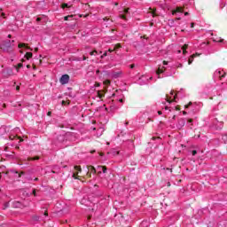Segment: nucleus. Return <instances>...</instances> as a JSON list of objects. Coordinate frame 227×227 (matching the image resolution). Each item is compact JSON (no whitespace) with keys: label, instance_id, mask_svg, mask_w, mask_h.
Returning a JSON list of instances; mask_svg holds the SVG:
<instances>
[{"label":"nucleus","instance_id":"1","mask_svg":"<svg viewBox=\"0 0 227 227\" xmlns=\"http://www.w3.org/2000/svg\"><path fill=\"white\" fill-rule=\"evenodd\" d=\"M69 81H70V76L68 74H64L59 79L60 84H68Z\"/></svg>","mask_w":227,"mask_h":227},{"label":"nucleus","instance_id":"2","mask_svg":"<svg viewBox=\"0 0 227 227\" xmlns=\"http://www.w3.org/2000/svg\"><path fill=\"white\" fill-rule=\"evenodd\" d=\"M1 49H3V51H10L12 49V43L10 41L4 43L1 45Z\"/></svg>","mask_w":227,"mask_h":227},{"label":"nucleus","instance_id":"3","mask_svg":"<svg viewBox=\"0 0 227 227\" xmlns=\"http://www.w3.org/2000/svg\"><path fill=\"white\" fill-rule=\"evenodd\" d=\"M198 56H200V53H195L190 56L188 59V65H192V62L194 61V58H198Z\"/></svg>","mask_w":227,"mask_h":227},{"label":"nucleus","instance_id":"4","mask_svg":"<svg viewBox=\"0 0 227 227\" xmlns=\"http://www.w3.org/2000/svg\"><path fill=\"white\" fill-rule=\"evenodd\" d=\"M19 49H22V47H25L27 49H28V51H33V49H31V47L27 46V44L21 43L18 45Z\"/></svg>","mask_w":227,"mask_h":227},{"label":"nucleus","instance_id":"5","mask_svg":"<svg viewBox=\"0 0 227 227\" xmlns=\"http://www.w3.org/2000/svg\"><path fill=\"white\" fill-rule=\"evenodd\" d=\"M183 12H184L183 7H176V10L173 12V15H175V13H182Z\"/></svg>","mask_w":227,"mask_h":227},{"label":"nucleus","instance_id":"6","mask_svg":"<svg viewBox=\"0 0 227 227\" xmlns=\"http://www.w3.org/2000/svg\"><path fill=\"white\" fill-rule=\"evenodd\" d=\"M104 93H105L104 90H98V98H104V97H106V95H105Z\"/></svg>","mask_w":227,"mask_h":227},{"label":"nucleus","instance_id":"7","mask_svg":"<svg viewBox=\"0 0 227 227\" xmlns=\"http://www.w3.org/2000/svg\"><path fill=\"white\" fill-rule=\"evenodd\" d=\"M88 169L90 171V173H97V169H95V167L93 166H88Z\"/></svg>","mask_w":227,"mask_h":227},{"label":"nucleus","instance_id":"8","mask_svg":"<svg viewBox=\"0 0 227 227\" xmlns=\"http://www.w3.org/2000/svg\"><path fill=\"white\" fill-rule=\"evenodd\" d=\"M25 58H26V59H31V58H33V53L32 52H27L25 54Z\"/></svg>","mask_w":227,"mask_h":227},{"label":"nucleus","instance_id":"9","mask_svg":"<svg viewBox=\"0 0 227 227\" xmlns=\"http://www.w3.org/2000/svg\"><path fill=\"white\" fill-rule=\"evenodd\" d=\"M98 169H102L103 173H106L107 167H106V166H98Z\"/></svg>","mask_w":227,"mask_h":227},{"label":"nucleus","instance_id":"10","mask_svg":"<svg viewBox=\"0 0 227 227\" xmlns=\"http://www.w3.org/2000/svg\"><path fill=\"white\" fill-rule=\"evenodd\" d=\"M167 102H168V104H171L172 102H175V100H176V95L174 96V99L171 100L170 98H168L167 96V98H166Z\"/></svg>","mask_w":227,"mask_h":227},{"label":"nucleus","instance_id":"11","mask_svg":"<svg viewBox=\"0 0 227 227\" xmlns=\"http://www.w3.org/2000/svg\"><path fill=\"white\" fill-rule=\"evenodd\" d=\"M157 75H160V74H164V69H161L160 67L158 68V70L156 71Z\"/></svg>","mask_w":227,"mask_h":227},{"label":"nucleus","instance_id":"12","mask_svg":"<svg viewBox=\"0 0 227 227\" xmlns=\"http://www.w3.org/2000/svg\"><path fill=\"white\" fill-rule=\"evenodd\" d=\"M13 207H14L15 208L20 207V202H19V201L13 202Z\"/></svg>","mask_w":227,"mask_h":227},{"label":"nucleus","instance_id":"13","mask_svg":"<svg viewBox=\"0 0 227 227\" xmlns=\"http://www.w3.org/2000/svg\"><path fill=\"white\" fill-rule=\"evenodd\" d=\"M39 159H40V157H38V156H35L34 158L28 157L27 160H38Z\"/></svg>","mask_w":227,"mask_h":227},{"label":"nucleus","instance_id":"14","mask_svg":"<svg viewBox=\"0 0 227 227\" xmlns=\"http://www.w3.org/2000/svg\"><path fill=\"white\" fill-rule=\"evenodd\" d=\"M121 44L117 43V44L114 45V51H117V49H121Z\"/></svg>","mask_w":227,"mask_h":227},{"label":"nucleus","instance_id":"15","mask_svg":"<svg viewBox=\"0 0 227 227\" xmlns=\"http://www.w3.org/2000/svg\"><path fill=\"white\" fill-rule=\"evenodd\" d=\"M77 175H79L78 172L73 174V178H74V180H79V176Z\"/></svg>","mask_w":227,"mask_h":227},{"label":"nucleus","instance_id":"16","mask_svg":"<svg viewBox=\"0 0 227 227\" xmlns=\"http://www.w3.org/2000/svg\"><path fill=\"white\" fill-rule=\"evenodd\" d=\"M149 10H151V13H152L153 17H157V14L155 13V9L153 10L152 8H150Z\"/></svg>","mask_w":227,"mask_h":227},{"label":"nucleus","instance_id":"17","mask_svg":"<svg viewBox=\"0 0 227 227\" xmlns=\"http://www.w3.org/2000/svg\"><path fill=\"white\" fill-rule=\"evenodd\" d=\"M8 207H10V202H5L4 204V210H6V208H8Z\"/></svg>","mask_w":227,"mask_h":227},{"label":"nucleus","instance_id":"18","mask_svg":"<svg viewBox=\"0 0 227 227\" xmlns=\"http://www.w3.org/2000/svg\"><path fill=\"white\" fill-rule=\"evenodd\" d=\"M72 17H74V15H68L64 17V20H70V19H72Z\"/></svg>","mask_w":227,"mask_h":227},{"label":"nucleus","instance_id":"19","mask_svg":"<svg viewBox=\"0 0 227 227\" xmlns=\"http://www.w3.org/2000/svg\"><path fill=\"white\" fill-rule=\"evenodd\" d=\"M188 47H189V44L183 45L182 46V51H187Z\"/></svg>","mask_w":227,"mask_h":227},{"label":"nucleus","instance_id":"20","mask_svg":"<svg viewBox=\"0 0 227 227\" xmlns=\"http://www.w3.org/2000/svg\"><path fill=\"white\" fill-rule=\"evenodd\" d=\"M90 56H95V54H98V51H97V50H94L92 51H90Z\"/></svg>","mask_w":227,"mask_h":227},{"label":"nucleus","instance_id":"21","mask_svg":"<svg viewBox=\"0 0 227 227\" xmlns=\"http://www.w3.org/2000/svg\"><path fill=\"white\" fill-rule=\"evenodd\" d=\"M15 137H18V139H20V137H17V136H13V135H11V136L9 137V138H10L12 141H13V139H15Z\"/></svg>","mask_w":227,"mask_h":227},{"label":"nucleus","instance_id":"22","mask_svg":"<svg viewBox=\"0 0 227 227\" xmlns=\"http://www.w3.org/2000/svg\"><path fill=\"white\" fill-rule=\"evenodd\" d=\"M74 169L76 170V171H82V169L81 168V167L80 166H74Z\"/></svg>","mask_w":227,"mask_h":227},{"label":"nucleus","instance_id":"23","mask_svg":"<svg viewBox=\"0 0 227 227\" xmlns=\"http://www.w3.org/2000/svg\"><path fill=\"white\" fill-rule=\"evenodd\" d=\"M61 8H70V6H68V4H62Z\"/></svg>","mask_w":227,"mask_h":227},{"label":"nucleus","instance_id":"24","mask_svg":"<svg viewBox=\"0 0 227 227\" xmlns=\"http://www.w3.org/2000/svg\"><path fill=\"white\" fill-rule=\"evenodd\" d=\"M22 67H23L22 63L18 64V66L16 67L17 72H19V68H22Z\"/></svg>","mask_w":227,"mask_h":227},{"label":"nucleus","instance_id":"25","mask_svg":"<svg viewBox=\"0 0 227 227\" xmlns=\"http://www.w3.org/2000/svg\"><path fill=\"white\" fill-rule=\"evenodd\" d=\"M120 18L122 19L123 20H127V16H125V14H121Z\"/></svg>","mask_w":227,"mask_h":227},{"label":"nucleus","instance_id":"26","mask_svg":"<svg viewBox=\"0 0 227 227\" xmlns=\"http://www.w3.org/2000/svg\"><path fill=\"white\" fill-rule=\"evenodd\" d=\"M104 84H106V86H109V84H111V81L106 80V81L104 82Z\"/></svg>","mask_w":227,"mask_h":227},{"label":"nucleus","instance_id":"27","mask_svg":"<svg viewBox=\"0 0 227 227\" xmlns=\"http://www.w3.org/2000/svg\"><path fill=\"white\" fill-rule=\"evenodd\" d=\"M192 106V102H189L184 107L185 109H189V106Z\"/></svg>","mask_w":227,"mask_h":227},{"label":"nucleus","instance_id":"28","mask_svg":"<svg viewBox=\"0 0 227 227\" xmlns=\"http://www.w3.org/2000/svg\"><path fill=\"white\" fill-rule=\"evenodd\" d=\"M129 10H130V9L129 8L124 9L123 13H125V14L129 13Z\"/></svg>","mask_w":227,"mask_h":227},{"label":"nucleus","instance_id":"29","mask_svg":"<svg viewBox=\"0 0 227 227\" xmlns=\"http://www.w3.org/2000/svg\"><path fill=\"white\" fill-rule=\"evenodd\" d=\"M196 153H198V151L197 150H193L192 152V155H196Z\"/></svg>","mask_w":227,"mask_h":227},{"label":"nucleus","instance_id":"30","mask_svg":"<svg viewBox=\"0 0 227 227\" xmlns=\"http://www.w3.org/2000/svg\"><path fill=\"white\" fill-rule=\"evenodd\" d=\"M22 175H25L24 171H21V172L19 173V178H20V176H22Z\"/></svg>","mask_w":227,"mask_h":227},{"label":"nucleus","instance_id":"31","mask_svg":"<svg viewBox=\"0 0 227 227\" xmlns=\"http://www.w3.org/2000/svg\"><path fill=\"white\" fill-rule=\"evenodd\" d=\"M121 73H114V77H120Z\"/></svg>","mask_w":227,"mask_h":227},{"label":"nucleus","instance_id":"32","mask_svg":"<svg viewBox=\"0 0 227 227\" xmlns=\"http://www.w3.org/2000/svg\"><path fill=\"white\" fill-rule=\"evenodd\" d=\"M106 56H107V52H105L103 55H101V59H103V58H106Z\"/></svg>","mask_w":227,"mask_h":227},{"label":"nucleus","instance_id":"33","mask_svg":"<svg viewBox=\"0 0 227 227\" xmlns=\"http://www.w3.org/2000/svg\"><path fill=\"white\" fill-rule=\"evenodd\" d=\"M32 194H33L34 196H36V190H35V189L33 190Z\"/></svg>","mask_w":227,"mask_h":227},{"label":"nucleus","instance_id":"34","mask_svg":"<svg viewBox=\"0 0 227 227\" xmlns=\"http://www.w3.org/2000/svg\"><path fill=\"white\" fill-rule=\"evenodd\" d=\"M224 77H226V73H224L223 74H222V75L220 76L221 79H223V78H224Z\"/></svg>","mask_w":227,"mask_h":227},{"label":"nucleus","instance_id":"35","mask_svg":"<svg viewBox=\"0 0 227 227\" xmlns=\"http://www.w3.org/2000/svg\"><path fill=\"white\" fill-rule=\"evenodd\" d=\"M108 52H114V49H108Z\"/></svg>","mask_w":227,"mask_h":227},{"label":"nucleus","instance_id":"36","mask_svg":"<svg viewBox=\"0 0 227 227\" xmlns=\"http://www.w3.org/2000/svg\"><path fill=\"white\" fill-rule=\"evenodd\" d=\"M16 90H17V91H20V86H19V85L16 86Z\"/></svg>","mask_w":227,"mask_h":227},{"label":"nucleus","instance_id":"37","mask_svg":"<svg viewBox=\"0 0 227 227\" xmlns=\"http://www.w3.org/2000/svg\"><path fill=\"white\" fill-rule=\"evenodd\" d=\"M176 111H180V106H176Z\"/></svg>","mask_w":227,"mask_h":227},{"label":"nucleus","instance_id":"38","mask_svg":"<svg viewBox=\"0 0 227 227\" xmlns=\"http://www.w3.org/2000/svg\"><path fill=\"white\" fill-rule=\"evenodd\" d=\"M135 67H136V65L131 64V65L129 66V68H134Z\"/></svg>","mask_w":227,"mask_h":227},{"label":"nucleus","instance_id":"39","mask_svg":"<svg viewBox=\"0 0 227 227\" xmlns=\"http://www.w3.org/2000/svg\"><path fill=\"white\" fill-rule=\"evenodd\" d=\"M51 114H52V112H48L47 113V116H51Z\"/></svg>","mask_w":227,"mask_h":227},{"label":"nucleus","instance_id":"40","mask_svg":"<svg viewBox=\"0 0 227 227\" xmlns=\"http://www.w3.org/2000/svg\"><path fill=\"white\" fill-rule=\"evenodd\" d=\"M40 20H42V18H37L36 19V22H40Z\"/></svg>","mask_w":227,"mask_h":227},{"label":"nucleus","instance_id":"41","mask_svg":"<svg viewBox=\"0 0 227 227\" xmlns=\"http://www.w3.org/2000/svg\"><path fill=\"white\" fill-rule=\"evenodd\" d=\"M183 54H187V50H183Z\"/></svg>","mask_w":227,"mask_h":227},{"label":"nucleus","instance_id":"42","mask_svg":"<svg viewBox=\"0 0 227 227\" xmlns=\"http://www.w3.org/2000/svg\"><path fill=\"white\" fill-rule=\"evenodd\" d=\"M188 123H192V119H189Z\"/></svg>","mask_w":227,"mask_h":227},{"label":"nucleus","instance_id":"43","mask_svg":"<svg viewBox=\"0 0 227 227\" xmlns=\"http://www.w3.org/2000/svg\"><path fill=\"white\" fill-rule=\"evenodd\" d=\"M158 114L160 116V114H162V111H158Z\"/></svg>","mask_w":227,"mask_h":227},{"label":"nucleus","instance_id":"44","mask_svg":"<svg viewBox=\"0 0 227 227\" xmlns=\"http://www.w3.org/2000/svg\"><path fill=\"white\" fill-rule=\"evenodd\" d=\"M65 104H67V102L65 100H62V106H65Z\"/></svg>","mask_w":227,"mask_h":227},{"label":"nucleus","instance_id":"45","mask_svg":"<svg viewBox=\"0 0 227 227\" xmlns=\"http://www.w3.org/2000/svg\"><path fill=\"white\" fill-rule=\"evenodd\" d=\"M218 42H220V43H223V42H224V39H221Z\"/></svg>","mask_w":227,"mask_h":227},{"label":"nucleus","instance_id":"46","mask_svg":"<svg viewBox=\"0 0 227 227\" xmlns=\"http://www.w3.org/2000/svg\"><path fill=\"white\" fill-rule=\"evenodd\" d=\"M163 65H168V61L164 60Z\"/></svg>","mask_w":227,"mask_h":227},{"label":"nucleus","instance_id":"47","mask_svg":"<svg viewBox=\"0 0 227 227\" xmlns=\"http://www.w3.org/2000/svg\"><path fill=\"white\" fill-rule=\"evenodd\" d=\"M44 215H49V213L47 211L44 212Z\"/></svg>","mask_w":227,"mask_h":227},{"label":"nucleus","instance_id":"48","mask_svg":"<svg viewBox=\"0 0 227 227\" xmlns=\"http://www.w3.org/2000/svg\"><path fill=\"white\" fill-rule=\"evenodd\" d=\"M183 114L185 116L187 114V112L183 111Z\"/></svg>","mask_w":227,"mask_h":227},{"label":"nucleus","instance_id":"49","mask_svg":"<svg viewBox=\"0 0 227 227\" xmlns=\"http://www.w3.org/2000/svg\"><path fill=\"white\" fill-rule=\"evenodd\" d=\"M34 70H36V65H33Z\"/></svg>","mask_w":227,"mask_h":227},{"label":"nucleus","instance_id":"50","mask_svg":"<svg viewBox=\"0 0 227 227\" xmlns=\"http://www.w3.org/2000/svg\"><path fill=\"white\" fill-rule=\"evenodd\" d=\"M34 181H35V182H38V177H35V178L34 179Z\"/></svg>","mask_w":227,"mask_h":227},{"label":"nucleus","instance_id":"51","mask_svg":"<svg viewBox=\"0 0 227 227\" xmlns=\"http://www.w3.org/2000/svg\"><path fill=\"white\" fill-rule=\"evenodd\" d=\"M191 27H194V23H191Z\"/></svg>","mask_w":227,"mask_h":227},{"label":"nucleus","instance_id":"52","mask_svg":"<svg viewBox=\"0 0 227 227\" xmlns=\"http://www.w3.org/2000/svg\"><path fill=\"white\" fill-rule=\"evenodd\" d=\"M4 12H2V17L4 19L5 17H4Z\"/></svg>","mask_w":227,"mask_h":227},{"label":"nucleus","instance_id":"53","mask_svg":"<svg viewBox=\"0 0 227 227\" xmlns=\"http://www.w3.org/2000/svg\"><path fill=\"white\" fill-rule=\"evenodd\" d=\"M27 68H31V65H27Z\"/></svg>","mask_w":227,"mask_h":227},{"label":"nucleus","instance_id":"54","mask_svg":"<svg viewBox=\"0 0 227 227\" xmlns=\"http://www.w3.org/2000/svg\"><path fill=\"white\" fill-rule=\"evenodd\" d=\"M161 70H163V72L166 70V67H162Z\"/></svg>","mask_w":227,"mask_h":227},{"label":"nucleus","instance_id":"55","mask_svg":"<svg viewBox=\"0 0 227 227\" xmlns=\"http://www.w3.org/2000/svg\"><path fill=\"white\" fill-rule=\"evenodd\" d=\"M34 51H35V52H36V51H38V48H37V47H36V48H35V50H34Z\"/></svg>","mask_w":227,"mask_h":227},{"label":"nucleus","instance_id":"56","mask_svg":"<svg viewBox=\"0 0 227 227\" xmlns=\"http://www.w3.org/2000/svg\"><path fill=\"white\" fill-rule=\"evenodd\" d=\"M99 155H100L101 157H103V155H104V153H99Z\"/></svg>","mask_w":227,"mask_h":227},{"label":"nucleus","instance_id":"57","mask_svg":"<svg viewBox=\"0 0 227 227\" xmlns=\"http://www.w3.org/2000/svg\"><path fill=\"white\" fill-rule=\"evenodd\" d=\"M171 186V184L170 183H168V187H170Z\"/></svg>","mask_w":227,"mask_h":227},{"label":"nucleus","instance_id":"58","mask_svg":"<svg viewBox=\"0 0 227 227\" xmlns=\"http://www.w3.org/2000/svg\"><path fill=\"white\" fill-rule=\"evenodd\" d=\"M184 15H185V16L189 15V12H184Z\"/></svg>","mask_w":227,"mask_h":227},{"label":"nucleus","instance_id":"59","mask_svg":"<svg viewBox=\"0 0 227 227\" xmlns=\"http://www.w3.org/2000/svg\"><path fill=\"white\" fill-rule=\"evenodd\" d=\"M119 102H123V99H121H121H119Z\"/></svg>","mask_w":227,"mask_h":227},{"label":"nucleus","instance_id":"60","mask_svg":"<svg viewBox=\"0 0 227 227\" xmlns=\"http://www.w3.org/2000/svg\"><path fill=\"white\" fill-rule=\"evenodd\" d=\"M8 38H12V35H8Z\"/></svg>","mask_w":227,"mask_h":227},{"label":"nucleus","instance_id":"61","mask_svg":"<svg viewBox=\"0 0 227 227\" xmlns=\"http://www.w3.org/2000/svg\"><path fill=\"white\" fill-rule=\"evenodd\" d=\"M96 86H100V83H96Z\"/></svg>","mask_w":227,"mask_h":227},{"label":"nucleus","instance_id":"62","mask_svg":"<svg viewBox=\"0 0 227 227\" xmlns=\"http://www.w3.org/2000/svg\"><path fill=\"white\" fill-rule=\"evenodd\" d=\"M40 65H42V59L39 60Z\"/></svg>","mask_w":227,"mask_h":227},{"label":"nucleus","instance_id":"63","mask_svg":"<svg viewBox=\"0 0 227 227\" xmlns=\"http://www.w3.org/2000/svg\"><path fill=\"white\" fill-rule=\"evenodd\" d=\"M165 109L168 111L169 108L168 106H166Z\"/></svg>","mask_w":227,"mask_h":227},{"label":"nucleus","instance_id":"64","mask_svg":"<svg viewBox=\"0 0 227 227\" xmlns=\"http://www.w3.org/2000/svg\"><path fill=\"white\" fill-rule=\"evenodd\" d=\"M85 59H86V57H83V61H85Z\"/></svg>","mask_w":227,"mask_h":227}]
</instances>
